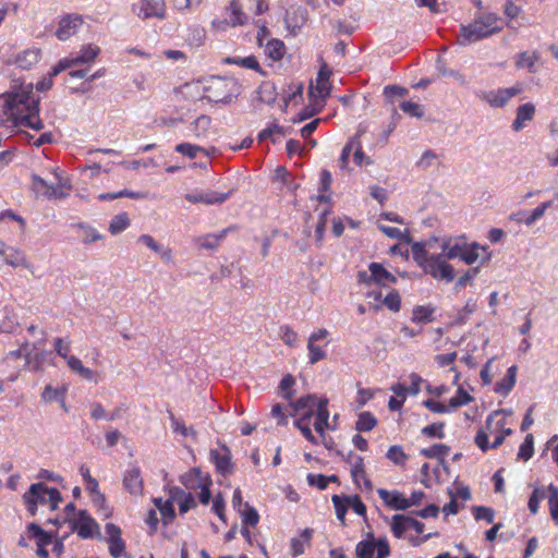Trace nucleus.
<instances>
[{
  "label": "nucleus",
  "mask_w": 558,
  "mask_h": 558,
  "mask_svg": "<svg viewBox=\"0 0 558 558\" xmlns=\"http://www.w3.org/2000/svg\"><path fill=\"white\" fill-rule=\"evenodd\" d=\"M105 531L108 536V548L110 555L113 558L122 557V555L125 553V542L121 536V529L113 523H107Z\"/></svg>",
  "instance_id": "2eb2a0df"
},
{
  "label": "nucleus",
  "mask_w": 558,
  "mask_h": 558,
  "mask_svg": "<svg viewBox=\"0 0 558 558\" xmlns=\"http://www.w3.org/2000/svg\"><path fill=\"white\" fill-rule=\"evenodd\" d=\"M331 501L335 507L337 519L342 525H345V514L349 508L348 495H332Z\"/></svg>",
  "instance_id": "4c0bfd02"
},
{
  "label": "nucleus",
  "mask_w": 558,
  "mask_h": 558,
  "mask_svg": "<svg viewBox=\"0 0 558 558\" xmlns=\"http://www.w3.org/2000/svg\"><path fill=\"white\" fill-rule=\"evenodd\" d=\"M522 92V86L517 84L508 88H497L488 92H482L480 98L493 108L505 107L511 98Z\"/></svg>",
  "instance_id": "1a4fd4ad"
},
{
  "label": "nucleus",
  "mask_w": 558,
  "mask_h": 558,
  "mask_svg": "<svg viewBox=\"0 0 558 558\" xmlns=\"http://www.w3.org/2000/svg\"><path fill=\"white\" fill-rule=\"evenodd\" d=\"M313 537L312 529H304L300 537H293L290 541V554L292 557H299L304 554L306 547L311 545Z\"/></svg>",
  "instance_id": "393cba45"
},
{
  "label": "nucleus",
  "mask_w": 558,
  "mask_h": 558,
  "mask_svg": "<svg viewBox=\"0 0 558 558\" xmlns=\"http://www.w3.org/2000/svg\"><path fill=\"white\" fill-rule=\"evenodd\" d=\"M386 458L396 465H404L409 459V456L404 452L403 448L399 445L390 446Z\"/></svg>",
  "instance_id": "79ce46f5"
},
{
  "label": "nucleus",
  "mask_w": 558,
  "mask_h": 558,
  "mask_svg": "<svg viewBox=\"0 0 558 558\" xmlns=\"http://www.w3.org/2000/svg\"><path fill=\"white\" fill-rule=\"evenodd\" d=\"M210 461L215 464L216 471L221 475H228L233 471L230 449L222 445L220 450L211 449Z\"/></svg>",
  "instance_id": "dca6fc26"
},
{
  "label": "nucleus",
  "mask_w": 558,
  "mask_h": 558,
  "mask_svg": "<svg viewBox=\"0 0 558 558\" xmlns=\"http://www.w3.org/2000/svg\"><path fill=\"white\" fill-rule=\"evenodd\" d=\"M480 248L485 251V247H480V245L477 243H471L460 259L463 260L468 265L474 264L480 257V254H478Z\"/></svg>",
  "instance_id": "13d9d810"
},
{
  "label": "nucleus",
  "mask_w": 558,
  "mask_h": 558,
  "mask_svg": "<svg viewBox=\"0 0 558 558\" xmlns=\"http://www.w3.org/2000/svg\"><path fill=\"white\" fill-rule=\"evenodd\" d=\"M83 24V20L80 15L69 14L61 19L59 27L56 31V36L60 40H66L74 35L77 28Z\"/></svg>",
  "instance_id": "a211bd4d"
},
{
  "label": "nucleus",
  "mask_w": 558,
  "mask_h": 558,
  "mask_svg": "<svg viewBox=\"0 0 558 558\" xmlns=\"http://www.w3.org/2000/svg\"><path fill=\"white\" fill-rule=\"evenodd\" d=\"M54 351L60 357L66 361L68 357L72 356L69 354L71 351V341L64 340L62 338H57L54 340Z\"/></svg>",
  "instance_id": "680f3d73"
},
{
  "label": "nucleus",
  "mask_w": 558,
  "mask_h": 558,
  "mask_svg": "<svg viewBox=\"0 0 558 558\" xmlns=\"http://www.w3.org/2000/svg\"><path fill=\"white\" fill-rule=\"evenodd\" d=\"M545 498V488L535 487L529 498L527 508L532 514H536L539 510L541 501Z\"/></svg>",
  "instance_id": "de8ad7c7"
},
{
  "label": "nucleus",
  "mask_w": 558,
  "mask_h": 558,
  "mask_svg": "<svg viewBox=\"0 0 558 558\" xmlns=\"http://www.w3.org/2000/svg\"><path fill=\"white\" fill-rule=\"evenodd\" d=\"M383 304L391 312L398 313L401 308V296L397 290H391L383 300Z\"/></svg>",
  "instance_id": "603ef678"
},
{
  "label": "nucleus",
  "mask_w": 558,
  "mask_h": 558,
  "mask_svg": "<svg viewBox=\"0 0 558 558\" xmlns=\"http://www.w3.org/2000/svg\"><path fill=\"white\" fill-rule=\"evenodd\" d=\"M391 532L395 537L401 538L407 530H409L408 525V515L404 514H395L391 518Z\"/></svg>",
  "instance_id": "ea45409f"
},
{
  "label": "nucleus",
  "mask_w": 558,
  "mask_h": 558,
  "mask_svg": "<svg viewBox=\"0 0 558 558\" xmlns=\"http://www.w3.org/2000/svg\"><path fill=\"white\" fill-rule=\"evenodd\" d=\"M331 71L326 64H323L318 71L315 86L311 85L308 88V95L311 98H319L324 101L331 90L330 83Z\"/></svg>",
  "instance_id": "ddd939ff"
},
{
  "label": "nucleus",
  "mask_w": 558,
  "mask_h": 558,
  "mask_svg": "<svg viewBox=\"0 0 558 558\" xmlns=\"http://www.w3.org/2000/svg\"><path fill=\"white\" fill-rule=\"evenodd\" d=\"M470 244L464 238H448L442 241L441 250L447 259L461 258Z\"/></svg>",
  "instance_id": "aec40b11"
},
{
  "label": "nucleus",
  "mask_w": 558,
  "mask_h": 558,
  "mask_svg": "<svg viewBox=\"0 0 558 558\" xmlns=\"http://www.w3.org/2000/svg\"><path fill=\"white\" fill-rule=\"evenodd\" d=\"M504 29V21L496 13H483L468 25H461L460 35L466 43H475L488 38Z\"/></svg>",
  "instance_id": "7ed1b4c3"
},
{
  "label": "nucleus",
  "mask_w": 558,
  "mask_h": 558,
  "mask_svg": "<svg viewBox=\"0 0 558 558\" xmlns=\"http://www.w3.org/2000/svg\"><path fill=\"white\" fill-rule=\"evenodd\" d=\"M318 399L315 396L307 395L298 399L292 407L296 413H311V417L314 415L315 409L317 408Z\"/></svg>",
  "instance_id": "2f4dec72"
},
{
  "label": "nucleus",
  "mask_w": 558,
  "mask_h": 558,
  "mask_svg": "<svg viewBox=\"0 0 558 558\" xmlns=\"http://www.w3.org/2000/svg\"><path fill=\"white\" fill-rule=\"evenodd\" d=\"M229 11V19L232 26L243 25L246 22V15L242 11L239 0L231 1Z\"/></svg>",
  "instance_id": "a19ab883"
},
{
  "label": "nucleus",
  "mask_w": 558,
  "mask_h": 558,
  "mask_svg": "<svg viewBox=\"0 0 558 558\" xmlns=\"http://www.w3.org/2000/svg\"><path fill=\"white\" fill-rule=\"evenodd\" d=\"M266 56L272 61H280L286 53L284 43L280 39H270L265 46Z\"/></svg>",
  "instance_id": "f704fd0d"
},
{
  "label": "nucleus",
  "mask_w": 558,
  "mask_h": 558,
  "mask_svg": "<svg viewBox=\"0 0 558 558\" xmlns=\"http://www.w3.org/2000/svg\"><path fill=\"white\" fill-rule=\"evenodd\" d=\"M294 385H295V379L291 374L286 375L279 384V388L281 390L282 397L288 401H292V399H293L294 391L292 388Z\"/></svg>",
  "instance_id": "8fccbe9b"
},
{
  "label": "nucleus",
  "mask_w": 558,
  "mask_h": 558,
  "mask_svg": "<svg viewBox=\"0 0 558 558\" xmlns=\"http://www.w3.org/2000/svg\"><path fill=\"white\" fill-rule=\"evenodd\" d=\"M174 150L183 156L189 157L190 159H194L204 149L198 145L180 143L175 146Z\"/></svg>",
  "instance_id": "864d4df0"
},
{
  "label": "nucleus",
  "mask_w": 558,
  "mask_h": 558,
  "mask_svg": "<svg viewBox=\"0 0 558 558\" xmlns=\"http://www.w3.org/2000/svg\"><path fill=\"white\" fill-rule=\"evenodd\" d=\"M347 462L350 464L351 469H350V473L351 472H360V473H363V470L365 469V464H364V459L359 456V454H355L353 453L352 451L348 454V458H347Z\"/></svg>",
  "instance_id": "774afa93"
},
{
  "label": "nucleus",
  "mask_w": 558,
  "mask_h": 558,
  "mask_svg": "<svg viewBox=\"0 0 558 558\" xmlns=\"http://www.w3.org/2000/svg\"><path fill=\"white\" fill-rule=\"evenodd\" d=\"M181 482L187 489L201 488V492L198 494L199 502L202 505L209 504L211 497V478L208 475L204 476L201 470L193 469L187 474L182 476Z\"/></svg>",
  "instance_id": "0eeeda50"
},
{
  "label": "nucleus",
  "mask_w": 558,
  "mask_h": 558,
  "mask_svg": "<svg viewBox=\"0 0 558 558\" xmlns=\"http://www.w3.org/2000/svg\"><path fill=\"white\" fill-rule=\"evenodd\" d=\"M517 372L518 367L515 365L510 366L505 377L495 384L494 391L504 397L508 396L515 385Z\"/></svg>",
  "instance_id": "b1692460"
},
{
  "label": "nucleus",
  "mask_w": 558,
  "mask_h": 558,
  "mask_svg": "<svg viewBox=\"0 0 558 558\" xmlns=\"http://www.w3.org/2000/svg\"><path fill=\"white\" fill-rule=\"evenodd\" d=\"M378 496L387 507L395 510H407L410 508L407 497L399 490H387L379 488Z\"/></svg>",
  "instance_id": "6ab92c4d"
},
{
  "label": "nucleus",
  "mask_w": 558,
  "mask_h": 558,
  "mask_svg": "<svg viewBox=\"0 0 558 558\" xmlns=\"http://www.w3.org/2000/svg\"><path fill=\"white\" fill-rule=\"evenodd\" d=\"M66 364L71 371H73L75 374L80 375L83 379H86L89 381L97 380V378H96L97 373L94 372L93 369L84 366L82 361L77 356L72 355L71 357H68Z\"/></svg>",
  "instance_id": "c756f323"
},
{
  "label": "nucleus",
  "mask_w": 558,
  "mask_h": 558,
  "mask_svg": "<svg viewBox=\"0 0 558 558\" xmlns=\"http://www.w3.org/2000/svg\"><path fill=\"white\" fill-rule=\"evenodd\" d=\"M535 111V106L532 102H526L519 106L517 108L515 119L511 125L512 130L515 132L521 131L526 125V122L533 120Z\"/></svg>",
  "instance_id": "4be33fe9"
},
{
  "label": "nucleus",
  "mask_w": 558,
  "mask_h": 558,
  "mask_svg": "<svg viewBox=\"0 0 558 558\" xmlns=\"http://www.w3.org/2000/svg\"><path fill=\"white\" fill-rule=\"evenodd\" d=\"M329 331L326 328H319L313 331L307 340V350H308V362L311 364H316L319 361L326 359L327 353L325 348L328 345L329 341H326L324 345L317 344L318 341L324 340L328 337Z\"/></svg>",
  "instance_id": "9b49d317"
},
{
  "label": "nucleus",
  "mask_w": 558,
  "mask_h": 558,
  "mask_svg": "<svg viewBox=\"0 0 558 558\" xmlns=\"http://www.w3.org/2000/svg\"><path fill=\"white\" fill-rule=\"evenodd\" d=\"M202 197L205 198V199H209V201H204V204L206 205H214V204H221L223 202H226L229 196H230V193H219V192H214V191H210V192H202Z\"/></svg>",
  "instance_id": "052dcab7"
},
{
  "label": "nucleus",
  "mask_w": 558,
  "mask_h": 558,
  "mask_svg": "<svg viewBox=\"0 0 558 558\" xmlns=\"http://www.w3.org/2000/svg\"><path fill=\"white\" fill-rule=\"evenodd\" d=\"M357 558H387L390 556V546L386 538L363 539L356 544Z\"/></svg>",
  "instance_id": "6e6552de"
},
{
  "label": "nucleus",
  "mask_w": 558,
  "mask_h": 558,
  "mask_svg": "<svg viewBox=\"0 0 558 558\" xmlns=\"http://www.w3.org/2000/svg\"><path fill=\"white\" fill-rule=\"evenodd\" d=\"M239 512L241 514L242 525L255 526L259 522L257 510L247 502L244 504V508Z\"/></svg>",
  "instance_id": "37998d69"
},
{
  "label": "nucleus",
  "mask_w": 558,
  "mask_h": 558,
  "mask_svg": "<svg viewBox=\"0 0 558 558\" xmlns=\"http://www.w3.org/2000/svg\"><path fill=\"white\" fill-rule=\"evenodd\" d=\"M311 413H302L300 418L294 422V425L307 441L317 445L318 440L311 429Z\"/></svg>",
  "instance_id": "473e14b6"
},
{
  "label": "nucleus",
  "mask_w": 558,
  "mask_h": 558,
  "mask_svg": "<svg viewBox=\"0 0 558 558\" xmlns=\"http://www.w3.org/2000/svg\"><path fill=\"white\" fill-rule=\"evenodd\" d=\"M32 186L37 197H44L47 199H61L69 195V192L65 191V186L63 184H48L37 174L32 177ZM69 189L70 186H66V190Z\"/></svg>",
  "instance_id": "9d476101"
},
{
  "label": "nucleus",
  "mask_w": 558,
  "mask_h": 558,
  "mask_svg": "<svg viewBox=\"0 0 558 558\" xmlns=\"http://www.w3.org/2000/svg\"><path fill=\"white\" fill-rule=\"evenodd\" d=\"M280 338L289 347H295L299 340L296 331H294L289 325L280 327Z\"/></svg>",
  "instance_id": "4d7b16f0"
},
{
  "label": "nucleus",
  "mask_w": 558,
  "mask_h": 558,
  "mask_svg": "<svg viewBox=\"0 0 558 558\" xmlns=\"http://www.w3.org/2000/svg\"><path fill=\"white\" fill-rule=\"evenodd\" d=\"M204 98L210 102L227 104L241 93V85L233 77L211 76L205 81Z\"/></svg>",
  "instance_id": "20e7f679"
},
{
  "label": "nucleus",
  "mask_w": 558,
  "mask_h": 558,
  "mask_svg": "<svg viewBox=\"0 0 558 558\" xmlns=\"http://www.w3.org/2000/svg\"><path fill=\"white\" fill-rule=\"evenodd\" d=\"M472 511H473V515H474L475 520H477V521L484 520L487 523H493L495 513L492 508L484 507V506H476V507H473Z\"/></svg>",
  "instance_id": "bf43d9fd"
},
{
  "label": "nucleus",
  "mask_w": 558,
  "mask_h": 558,
  "mask_svg": "<svg viewBox=\"0 0 558 558\" xmlns=\"http://www.w3.org/2000/svg\"><path fill=\"white\" fill-rule=\"evenodd\" d=\"M211 123V119L208 116L202 114L193 122V133L196 137H201L206 133Z\"/></svg>",
  "instance_id": "5fc2aeb1"
},
{
  "label": "nucleus",
  "mask_w": 558,
  "mask_h": 558,
  "mask_svg": "<svg viewBox=\"0 0 558 558\" xmlns=\"http://www.w3.org/2000/svg\"><path fill=\"white\" fill-rule=\"evenodd\" d=\"M232 227L226 228L219 233H211L201 235L194 239V243L199 250H216L220 242L226 238L228 232L232 230Z\"/></svg>",
  "instance_id": "5701e85b"
},
{
  "label": "nucleus",
  "mask_w": 558,
  "mask_h": 558,
  "mask_svg": "<svg viewBox=\"0 0 558 558\" xmlns=\"http://www.w3.org/2000/svg\"><path fill=\"white\" fill-rule=\"evenodd\" d=\"M62 500L60 492L54 487H48L38 482L31 485L23 495V501L31 515H35L38 505L48 506L50 510H56Z\"/></svg>",
  "instance_id": "39448f33"
},
{
  "label": "nucleus",
  "mask_w": 558,
  "mask_h": 558,
  "mask_svg": "<svg viewBox=\"0 0 558 558\" xmlns=\"http://www.w3.org/2000/svg\"><path fill=\"white\" fill-rule=\"evenodd\" d=\"M548 495V508L551 520L558 524V487L554 484L547 486Z\"/></svg>",
  "instance_id": "58836bf2"
},
{
  "label": "nucleus",
  "mask_w": 558,
  "mask_h": 558,
  "mask_svg": "<svg viewBox=\"0 0 558 558\" xmlns=\"http://www.w3.org/2000/svg\"><path fill=\"white\" fill-rule=\"evenodd\" d=\"M27 530L29 537L36 541L37 547H47L52 543V535L46 532L40 525L31 523Z\"/></svg>",
  "instance_id": "7c9ffc66"
},
{
  "label": "nucleus",
  "mask_w": 558,
  "mask_h": 558,
  "mask_svg": "<svg viewBox=\"0 0 558 558\" xmlns=\"http://www.w3.org/2000/svg\"><path fill=\"white\" fill-rule=\"evenodd\" d=\"M436 307L432 304L427 305H416L412 310L411 320L414 324L424 325L428 323H433L436 317Z\"/></svg>",
  "instance_id": "bb28decb"
},
{
  "label": "nucleus",
  "mask_w": 558,
  "mask_h": 558,
  "mask_svg": "<svg viewBox=\"0 0 558 558\" xmlns=\"http://www.w3.org/2000/svg\"><path fill=\"white\" fill-rule=\"evenodd\" d=\"M473 399L474 398L466 390L459 387L456 396L449 399L450 408L456 410L459 407L469 404Z\"/></svg>",
  "instance_id": "09e8293b"
},
{
  "label": "nucleus",
  "mask_w": 558,
  "mask_h": 558,
  "mask_svg": "<svg viewBox=\"0 0 558 558\" xmlns=\"http://www.w3.org/2000/svg\"><path fill=\"white\" fill-rule=\"evenodd\" d=\"M511 414H512V411L506 410V409L496 410V411L492 412L486 418L487 429L490 433H497L500 429H504V427H506V424H507L505 415H511Z\"/></svg>",
  "instance_id": "cd10ccee"
},
{
  "label": "nucleus",
  "mask_w": 558,
  "mask_h": 558,
  "mask_svg": "<svg viewBox=\"0 0 558 558\" xmlns=\"http://www.w3.org/2000/svg\"><path fill=\"white\" fill-rule=\"evenodd\" d=\"M444 427L445 423H433L423 427L421 433L428 438L442 439L445 437Z\"/></svg>",
  "instance_id": "6e6d98bb"
},
{
  "label": "nucleus",
  "mask_w": 558,
  "mask_h": 558,
  "mask_svg": "<svg viewBox=\"0 0 558 558\" xmlns=\"http://www.w3.org/2000/svg\"><path fill=\"white\" fill-rule=\"evenodd\" d=\"M3 116L16 126L39 131L44 123L39 117V97L32 89L21 88L0 96Z\"/></svg>",
  "instance_id": "f257e3e1"
},
{
  "label": "nucleus",
  "mask_w": 558,
  "mask_h": 558,
  "mask_svg": "<svg viewBox=\"0 0 558 558\" xmlns=\"http://www.w3.org/2000/svg\"><path fill=\"white\" fill-rule=\"evenodd\" d=\"M400 109L411 117L421 118L424 114L422 107L413 101H402L400 104Z\"/></svg>",
  "instance_id": "69168bd1"
},
{
  "label": "nucleus",
  "mask_w": 558,
  "mask_h": 558,
  "mask_svg": "<svg viewBox=\"0 0 558 558\" xmlns=\"http://www.w3.org/2000/svg\"><path fill=\"white\" fill-rule=\"evenodd\" d=\"M41 57V50L39 48H27L16 54L12 63L16 64L19 68L23 70H29L33 65H35ZM11 63V61H8Z\"/></svg>",
  "instance_id": "412c9836"
},
{
  "label": "nucleus",
  "mask_w": 558,
  "mask_h": 558,
  "mask_svg": "<svg viewBox=\"0 0 558 558\" xmlns=\"http://www.w3.org/2000/svg\"><path fill=\"white\" fill-rule=\"evenodd\" d=\"M123 486L131 495H142L144 489V481L141 469L132 465L123 475Z\"/></svg>",
  "instance_id": "f3484780"
},
{
  "label": "nucleus",
  "mask_w": 558,
  "mask_h": 558,
  "mask_svg": "<svg viewBox=\"0 0 558 558\" xmlns=\"http://www.w3.org/2000/svg\"><path fill=\"white\" fill-rule=\"evenodd\" d=\"M172 498H175L178 500L179 511L181 514H184L196 507L194 496L191 493H185L182 489H178Z\"/></svg>",
  "instance_id": "e433bc0d"
},
{
  "label": "nucleus",
  "mask_w": 558,
  "mask_h": 558,
  "mask_svg": "<svg viewBox=\"0 0 558 558\" xmlns=\"http://www.w3.org/2000/svg\"><path fill=\"white\" fill-rule=\"evenodd\" d=\"M449 447L444 444H435L429 448L421 450V454L426 458H444L448 454Z\"/></svg>",
  "instance_id": "3c124183"
},
{
  "label": "nucleus",
  "mask_w": 558,
  "mask_h": 558,
  "mask_svg": "<svg viewBox=\"0 0 558 558\" xmlns=\"http://www.w3.org/2000/svg\"><path fill=\"white\" fill-rule=\"evenodd\" d=\"M159 512L161 514L163 523H170L175 517L172 499L166 500L165 504H162V507H159Z\"/></svg>",
  "instance_id": "0e129e2a"
},
{
  "label": "nucleus",
  "mask_w": 558,
  "mask_h": 558,
  "mask_svg": "<svg viewBox=\"0 0 558 558\" xmlns=\"http://www.w3.org/2000/svg\"><path fill=\"white\" fill-rule=\"evenodd\" d=\"M130 226V219L126 213L116 215L109 223V232L118 234Z\"/></svg>",
  "instance_id": "a18cd8bd"
},
{
  "label": "nucleus",
  "mask_w": 558,
  "mask_h": 558,
  "mask_svg": "<svg viewBox=\"0 0 558 558\" xmlns=\"http://www.w3.org/2000/svg\"><path fill=\"white\" fill-rule=\"evenodd\" d=\"M539 59L538 51L527 52L522 51L518 53L515 59V66L518 69L526 68L531 73H535V63Z\"/></svg>",
  "instance_id": "72a5a7b5"
},
{
  "label": "nucleus",
  "mask_w": 558,
  "mask_h": 558,
  "mask_svg": "<svg viewBox=\"0 0 558 558\" xmlns=\"http://www.w3.org/2000/svg\"><path fill=\"white\" fill-rule=\"evenodd\" d=\"M433 242H415L411 246V253L414 262L423 271L437 280L450 282L454 279L453 267L447 263L444 252L439 254L430 253Z\"/></svg>",
  "instance_id": "f03ea898"
},
{
  "label": "nucleus",
  "mask_w": 558,
  "mask_h": 558,
  "mask_svg": "<svg viewBox=\"0 0 558 558\" xmlns=\"http://www.w3.org/2000/svg\"><path fill=\"white\" fill-rule=\"evenodd\" d=\"M120 197H129V198H133V199H140V198H144L145 195L141 192H134V191H131L128 189L121 190L116 193H102V194L98 195V199H100V201H113V199H117Z\"/></svg>",
  "instance_id": "c03bdc74"
},
{
  "label": "nucleus",
  "mask_w": 558,
  "mask_h": 558,
  "mask_svg": "<svg viewBox=\"0 0 558 558\" xmlns=\"http://www.w3.org/2000/svg\"><path fill=\"white\" fill-rule=\"evenodd\" d=\"M368 270L373 272L374 283L378 286L386 287L388 283L397 282L396 276L388 271L380 263H371Z\"/></svg>",
  "instance_id": "a878e982"
},
{
  "label": "nucleus",
  "mask_w": 558,
  "mask_h": 558,
  "mask_svg": "<svg viewBox=\"0 0 558 558\" xmlns=\"http://www.w3.org/2000/svg\"><path fill=\"white\" fill-rule=\"evenodd\" d=\"M100 48L98 46L86 45L76 54H71L58 61L51 69V75H59L61 72L81 64H92L98 54Z\"/></svg>",
  "instance_id": "423d86ee"
},
{
  "label": "nucleus",
  "mask_w": 558,
  "mask_h": 558,
  "mask_svg": "<svg viewBox=\"0 0 558 558\" xmlns=\"http://www.w3.org/2000/svg\"><path fill=\"white\" fill-rule=\"evenodd\" d=\"M423 405L434 413H448V412H451L454 410V409L450 408V401L446 405L439 401H436L433 399H427V400L423 401Z\"/></svg>",
  "instance_id": "e2e57ef3"
},
{
  "label": "nucleus",
  "mask_w": 558,
  "mask_h": 558,
  "mask_svg": "<svg viewBox=\"0 0 558 558\" xmlns=\"http://www.w3.org/2000/svg\"><path fill=\"white\" fill-rule=\"evenodd\" d=\"M0 256H2L3 260L12 267L25 265V257L23 253L19 250L7 246L2 241H0Z\"/></svg>",
  "instance_id": "c85d7f7f"
},
{
  "label": "nucleus",
  "mask_w": 558,
  "mask_h": 558,
  "mask_svg": "<svg viewBox=\"0 0 558 558\" xmlns=\"http://www.w3.org/2000/svg\"><path fill=\"white\" fill-rule=\"evenodd\" d=\"M99 525L86 510H80L77 519L73 523V531L77 533L81 538H92L98 532Z\"/></svg>",
  "instance_id": "4468645a"
},
{
  "label": "nucleus",
  "mask_w": 558,
  "mask_h": 558,
  "mask_svg": "<svg viewBox=\"0 0 558 558\" xmlns=\"http://www.w3.org/2000/svg\"><path fill=\"white\" fill-rule=\"evenodd\" d=\"M377 418L369 411H364L359 414L355 422V429L360 433L369 432L377 425Z\"/></svg>",
  "instance_id": "c9c22d12"
},
{
  "label": "nucleus",
  "mask_w": 558,
  "mask_h": 558,
  "mask_svg": "<svg viewBox=\"0 0 558 558\" xmlns=\"http://www.w3.org/2000/svg\"><path fill=\"white\" fill-rule=\"evenodd\" d=\"M134 12L143 20L146 19H166V3L163 0H140L134 4Z\"/></svg>",
  "instance_id": "f8f14e48"
},
{
  "label": "nucleus",
  "mask_w": 558,
  "mask_h": 558,
  "mask_svg": "<svg viewBox=\"0 0 558 558\" xmlns=\"http://www.w3.org/2000/svg\"><path fill=\"white\" fill-rule=\"evenodd\" d=\"M349 508H351L357 515L364 517L366 514V506L359 495L348 496Z\"/></svg>",
  "instance_id": "338daca9"
},
{
  "label": "nucleus",
  "mask_w": 558,
  "mask_h": 558,
  "mask_svg": "<svg viewBox=\"0 0 558 558\" xmlns=\"http://www.w3.org/2000/svg\"><path fill=\"white\" fill-rule=\"evenodd\" d=\"M534 453V438L532 434H527L524 441L519 447L518 459L527 461Z\"/></svg>",
  "instance_id": "49530a36"
}]
</instances>
